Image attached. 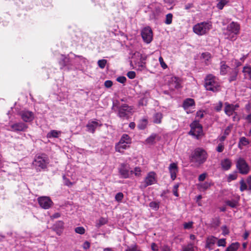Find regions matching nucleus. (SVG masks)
<instances>
[{"label":"nucleus","instance_id":"1","mask_svg":"<svg viewBox=\"0 0 251 251\" xmlns=\"http://www.w3.org/2000/svg\"><path fill=\"white\" fill-rule=\"evenodd\" d=\"M204 86L206 90L217 92L220 90V84L218 79L211 74L206 75L204 79Z\"/></svg>","mask_w":251,"mask_h":251},{"label":"nucleus","instance_id":"2","mask_svg":"<svg viewBox=\"0 0 251 251\" xmlns=\"http://www.w3.org/2000/svg\"><path fill=\"white\" fill-rule=\"evenodd\" d=\"M240 29V25L237 22H232L227 25L224 34L226 39L234 41L236 39V36L239 33Z\"/></svg>","mask_w":251,"mask_h":251},{"label":"nucleus","instance_id":"3","mask_svg":"<svg viewBox=\"0 0 251 251\" xmlns=\"http://www.w3.org/2000/svg\"><path fill=\"white\" fill-rule=\"evenodd\" d=\"M49 163V159L45 154L36 155L33 162V165L37 171L47 168Z\"/></svg>","mask_w":251,"mask_h":251},{"label":"nucleus","instance_id":"4","mask_svg":"<svg viewBox=\"0 0 251 251\" xmlns=\"http://www.w3.org/2000/svg\"><path fill=\"white\" fill-rule=\"evenodd\" d=\"M207 154L206 151L201 148L196 149L191 156V160L192 162L199 164L203 163L206 160Z\"/></svg>","mask_w":251,"mask_h":251},{"label":"nucleus","instance_id":"5","mask_svg":"<svg viewBox=\"0 0 251 251\" xmlns=\"http://www.w3.org/2000/svg\"><path fill=\"white\" fill-rule=\"evenodd\" d=\"M212 28V25L209 22H201L193 26V30L196 34L201 36L206 34Z\"/></svg>","mask_w":251,"mask_h":251},{"label":"nucleus","instance_id":"6","mask_svg":"<svg viewBox=\"0 0 251 251\" xmlns=\"http://www.w3.org/2000/svg\"><path fill=\"white\" fill-rule=\"evenodd\" d=\"M134 112L132 106L123 104L118 107V115L121 118L128 119Z\"/></svg>","mask_w":251,"mask_h":251},{"label":"nucleus","instance_id":"7","mask_svg":"<svg viewBox=\"0 0 251 251\" xmlns=\"http://www.w3.org/2000/svg\"><path fill=\"white\" fill-rule=\"evenodd\" d=\"M157 182V176L156 173L153 171L148 173L142 182L141 187L145 188L148 186L156 183Z\"/></svg>","mask_w":251,"mask_h":251},{"label":"nucleus","instance_id":"8","mask_svg":"<svg viewBox=\"0 0 251 251\" xmlns=\"http://www.w3.org/2000/svg\"><path fill=\"white\" fill-rule=\"evenodd\" d=\"M191 130L189 134L197 138L202 133V127L198 121H195L191 124Z\"/></svg>","mask_w":251,"mask_h":251},{"label":"nucleus","instance_id":"9","mask_svg":"<svg viewBox=\"0 0 251 251\" xmlns=\"http://www.w3.org/2000/svg\"><path fill=\"white\" fill-rule=\"evenodd\" d=\"M236 167L239 173L242 175H247L250 171V167L246 160L243 158H239L236 162Z\"/></svg>","mask_w":251,"mask_h":251},{"label":"nucleus","instance_id":"10","mask_svg":"<svg viewBox=\"0 0 251 251\" xmlns=\"http://www.w3.org/2000/svg\"><path fill=\"white\" fill-rule=\"evenodd\" d=\"M37 201L40 206L44 209H49L53 204L50 198L47 196L39 197Z\"/></svg>","mask_w":251,"mask_h":251},{"label":"nucleus","instance_id":"11","mask_svg":"<svg viewBox=\"0 0 251 251\" xmlns=\"http://www.w3.org/2000/svg\"><path fill=\"white\" fill-rule=\"evenodd\" d=\"M132 170L130 171L129 165L127 164H122L119 168V173L122 178L129 177L132 174Z\"/></svg>","mask_w":251,"mask_h":251},{"label":"nucleus","instance_id":"12","mask_svg":"<svg viewBox=\"0 0 251 251\" xmlns=\"http://www.w3.org/2000/svg\"><path fill=\"white\" fill-rule=\"evenodd\" d=\"M141 36L145 43H151L152 40V31L151 27L148 26L143 28L141 31Z\"/></svg>","mask_w":251,"mask_h":251},{"label":"nucleus","instance_id":"13","mask_svg":"<svg viewBox=\"0 0 251 251\" xmlns=\"http://www.w3.org/2000/svg\"><path fill=\"white\" fill-rule=\"evenodd\" d=\"M27 128V126L22 123H16L10 125L9 130L13 132L25 131Z\"/></svg>","mask_w":251,"mask_h":251},{"label":"nucleus","instance_id":"14","mask_svg":"<svg viewBox=\"0 0 251 251\" xmlns=\"http://www.w3.org/2000/svg\"><path fill=\"white\" fill-rule=\"evenodd\" d=\"M239 107L238 104H230L227 102L225 103L224 111L226 115L230 116L235 112V111Z\"/></svg>","mask_w":251,"mask_h":251},{"label":"nucleus","instance_id":"15","mask_svg":"<svg viewBox=\"0 0 251 251\" xmlns=\"http://www.w3.org/2000/svg\"><path fill=\"white\" fill-rule=\"evenodd\" d=\"M20 115L25 122H30L32 121L34 117L33 113L28 110H23L21 111Z\"/></svg>","mask_w":251,"mask_h":251},{"label":"nucleus","instance_id":"16","mask_svg":"<svg viewBox=\"0 0 251 251\" xmlns=\"http://www.w3.org/2000/svg\"><path fill=\"white\" fill-rule=\"evenodd\" d=\"M101 124L98 122V120H90L88 121L86 127L87 130L91 133H94L95 131L96 128L98 126H100Z\"/></svg>","mask_w":251,"mask_h":251},{"label":"nucleus","instance_id":"17","mask_svg":"<svg viewBox=\"0 0 251 251\" xmlns=\"http://www.w3.org/2000/svg\"><path fill=\"white\" fill-rule=\"evenodd\" d=\"M195 102L193 99L188 98L185 100L183 102V107L187 113H191L189 109L194 107Z\"/></svg>","mask_w":251,"mask_h":251},{"label":"nucleus","instance_id":"18","mask_svg":"<svg viewBox=\"0 0 251 251\" xmlns=\"http://www.w3.org/2000/svg\"><path fill=\"white\" fill-rule=\"evenodd\" d=\"M169 171L170 174L171 178L173 180H174L176 177V174L178 172L177 164L176 163H172L170 164L169 167Z\"/></svg>","mask_w":251,"mask_h":251},{"label":"nucleus","instance_id":"19","mask_svg":"<svg viewBox=\"0 0 251 251\" xmlns=\"http://www.w3.org/2000/svg\"><path fill=\"white\" fill-rule=\"evenodd\" d=\"M217 238L213 236H209L206 240L205 248L209 250H212L217 241Z\"/></svg>","mask_w":251,"mask_h":251},{"label":"nucleus","instance_id":"20","mask_svg":"<svg viewBox=\"0 0 251 251\" xmlns=\"http://www.w3.org/2000/svg\"><path fill=\"white\" fill-rule=\"evenodd\" d=\"M170 88L172 89H178L180 87V80L178 77H172L169 82Z\"/></svg>","mask_w":251,"mask_h":251},{"label":"nucleus","instance_id":"21","mask_svg":"<svg viewBox=\"0 0 251 251\" xmlns=\"http://www.w3.org/2000/svg\"><path fill=\"white\" fill-rule=\"evenodd\" d=\"M63 224L62 221H57L52 226L53 229L55 231L56 233L59 235H60L62 232Z\"/></svg>","mask_w":251,"mask_h":251},{"label":"nucleus","instance_id":"22","mask_svg":"<svg viewBox=\"0 0 251 251\" xmlns=\"http://www.w3.org/2000/svg\"><path fill=\"white\" fill-rule=\"evenodd\" d=\"M240 247V244L239 242H234L228 246L225 251H237Z\"/></svg>","mask_w":251,"mask_h":251},{"label":"nucleus","instance_id":"23","mask_svg":"<svg viewBox=\"0 0 251 251\" xmlns=\"http://www.w3.org/2000/svg\"><path fill=\"white\" fill-rule=\"evenodd\" d=\"M221 165L222 168L225 170H229L231 166V161L228 159H224L223 160L221 161Z\"/></svg>","mask_w":251,"mask_h":251},{"label":"nucleus","instance_id":"24","mask_svg":"<svg viewBox=\"0 0 251 251\" xmlns=\"http://www.w3.org/2000/svg\"><path fill=\"white\" fill-rule=\"evenodd\" d=\"M129 146L127 144L120 143L118 142L115 146V150L119 152H123L124 150L126 149Z\"/></svg>","mask_w":251,"mask_h":251},{"label":"nucleus","instance_id":"25","mask_svg":"<svg viewBox=\"0 0 251 251\" xmlns=\"http://www.w3.org/2000/svg\"><path fill=\"white\" fill-rule=\"evenodd\" d=\"M163 118V115L160 112L156 113L153 116V122L156 124H159L161 123Z\"/></svg>","mask_w":251,"mask_h":251},{"label":"nucleus","instance_id":"26","mask_svg":"<svg viewBox=\"0 0 251 251\" xmlns=\"http://www.w3.org/2000/svg\"><path fill=\"white\" fill-rule=\"evenodd\" d=\"M120 144L121 143H126L127 144H130L131 142V138L129 137V136L126 134H124L122 135L121 138L120 139L119 142Z\"/></svg>","mask_w":251,"mask_h":251},{"label":"nucleus","instance_id":"27","mask_svg":"<svg viewBox=\"0 0 251 251\" xmlns=\"http://www.w3.org/2000/svg\"><path fill=\"white\" fill-rule=\"evenodd\" d=\"M249 140L245 137H242L240 138L238 143V148L242 149V146H246L249 144Z\"/></svg>","mask_w":251,"mask_h":251},{"label":"nucleus","instance_id":"28","mask_svg":"<svg viewBox=\"0 0 251 251\" xmlns=\"http://www.w3.org/2000/svg\"><path fill=\"white\" fill-rule=\"evenodd\" d=\"M225 202L227 205L231 208H236L238 206V200H227Z\"/></svg>","mask_w":251,"mask_h":251},{"label":"nucleus","instance_id":"29","mask_svg":"<svg viewBox=\"0 0 251 251\" xmlns=\"http://www.w3.org/2000/svg\"><path fill=\"white\" fill-rule=\"evenodd\" d=\"M238 74V71L237 69H234V70H233L230 74V75L228 78L229 81L231 82L233 81L236 80Z\"/></svg>","mask_w":251,"mask_h":251},{"label":"nucleus","instance_id":"30","mask_svg":"<svg viewBox=\"0 0 251 251\" xmlns=\"http://www.w3.org/2000/svg\"><path fill=\"white\" fill-rule=\"evenodd\" d=\"M197 186L200 191H205L210 186V183L208 182H205L198 184Z\"/></svg>","mask_w":251,"mask_h":251},{"label":"nucleus","instance_id":"31","mask_svg":"<svg viewBox=\"0 0 251 251\" xmlns=\"http://www.w3.org/2000/svg\"><path fill=\"white\" fill-rule=\"evenodd\" d=\"M157 137L156 134H152L146 140V143L148 144H154L155 143V139Z\"/></svg>","mask_w":251,"mask_h":251},{"label":"nucleus","instance_id":"32","mask_svg":"<svg viewBox=\"0 0 251 251\" xmlns=\"http://www.w3.org/2000/svg\"><path fill=\"white\" fill-rule=\"evenodd\" d=\"M61 134V131H57L55 130H51L47 134V137L49 138H57L59 135Z\"/></svg>","mask_w":251,"mask_h":251},{"label":"nucleus","instance_id":"33","mask_svg":"<svg viewBox=\"0 0 251 251\" xmlns=\"http://www.w3.org/2000/svg\"><path fill=\"white\" fill-rule=\"evenodd\" d=\"M240 186V190L243 192L245 190H249V186L248 184L246 183L243 179H242L239 182Z\"/></svg>","mask_w":251,"mask_h":251},{"label":"nucleus","instance_id":"34","mask_svg":"<svg viewBox=\"0 0 251 251\" xmlns=\"http://www.w3.org/2000/svg\"><path fill=\"white\" fill-rule=\"evenodd\" d=\"M228 68V67L226 64L225 62H221L220 67V74L222 75L226 74L227 72V69Z\"/></svg>","mask_w":251,"mask_h":251},{"label":"nucleus","instance_id":"35","mask_svg":"<svg viewBox=\"0 0 251 251\" xmlns=\"http://www.w3.org/2000/svg\"><path fill=\"white\" fill-rule=\"evenodd\" d=\"M173 14L171 13L167 14L166 15L165 23L166 25H170L172 23Z\"/></svg>","mask_w":251,"mask_h":251},{"label":"nucleus","instance_id":"36","mask_svg":"<svg viewBox=\"0 0 251 251\" xmlns=\"http://www.w3.org/2000/svg\"><path fill=\"white\" fill-rule=\"evenodd\" d=\"M107 63V60L105 59H100L98 61V65L101 69H104Z\"/></svg>","mask_w":251,"mask_h":251},{"label":"nucleus","instance_id":"37","mask_svg":"<svg viewBox=\"0 0 251 251\" xmlns=\"http://www.w3.org/2000/svg\"><path fill=\"white\" fill-rule=\"evenodd\" d=\"M132 171V174H134L136 176L139 177L141 176V169L140 167H135Z\"/></svg>","mask_w":251,"mask_h":251},{"label":"nucleus","instance_id":"38","mask_svg":"<svg viewBox=\"0 0 251 251\" xmlns=\"http://www.w3.org/2000/svg\"><path fill=\"white\" fill-rule=\"evenodd\" d=\"M201 57L205 61H208L211 58V55L210 53L206 52L202 53L201 54Z\"/></svg>","mask_w":251,"mask_h":251},{"label":"nucleus","instance_id":"39","mask_svg":"<svg viewBox=\"0 0 251 251\" xmlns=\"http://www.w3.org/2000/svg\"><path fill=\"white\" fill-rule=\"evenodd\" d=\"M125 251H139V250L138 246L135 244L128 246Z\"/></svg>","mask_w":251,"mask_h":251},{"label":"nucleus","instance_id":"40","mask_svg":"<svg viewBox=\"0 0 251 251\" xmlns=\"http://www.w3.org/2000/svg\"><path fill=\"white\" fill-rule=\"evenodd\" d=\"M75 231L78 234H83L85 233V229L82 226H77L75 228Z\"/></svg>","mask_w":251,"mask_h":251},{"label":"nucleus","instance_id":"41","mask_svg":"<svg viewBox=\"0 0 251 251\" xmlns=\"http://www.w3.org/2000/svg\"><path fill=\"white\" fill-rule=\"evenodd\" d=\"M226 0H221L217 4V7L218 9L221 10L223 8L224 6L227 3Z\"/></svg>","mask_w":251,"mask_h":251},{"label":"nucleus","instance_id":"42","mask_svg":"<svg viewBox=\"0 0 251 251\" xmlns=\"http://www.w3.org/2000/svg\"><path fill=\"white\" fill-rule=\"evenodd\" d=\"M150 206L152 209L157 210L159 208V203L156 201H151L150 203Z\"/></svg>","mask_w":251,"mask_h":251},{"label":"nucleus","instance_id":"43","mask_svg":"<svg viewBox=\"0 0 251 251\" xmlns=\"http://www.w3.org/2000/svg\"><path fill=\"white\" fill-rule=\"evenodd\" d=\"M182 251H194V245L192 244H188L186 247L183 248Z\"/></svg>","mask_w":251,"mask_h":251},{"label":"nucleus","instance_id":"44","mask_svg":"<svg viewBox=\"0 0 251 251\" xmlns=\"http://www.w3.org/2000/svg\"><path fill=\"white\" fill-rule=\"evenodd\" d=\"M142 123L138 125V127L140 129H144L146 127V125H147V123H148V121L146 119H143L142 121Z\"/></svg>","mask_w":251,"mask_h":251},{"label":"nucleus","instance_id":"45","mask_svg":"<svg viewBox=\"0 0 251 251\" xmlns=\"http://www.w3.org/2000/svg\"><path fill=\"white\" fill-rule=\"evenodd\" d=\"M178 187L179 183L175 184L173 187V192L174 195L176 197H178L179 196L178 193L177 192Z\"/></svg>","mask_w":251,"mask_h":251},{"label":"nucleus","instance_id":"46","mask_svg":"<svg viewBox=\"0 0 251 251\" xmlns=\"http://www.w3.org/2000/svg\"><path fill=\"white\" fill-rule=\"evenodd\" d=\"M123 194L121 192H119L116 195L115 198L117 201H121L123 199Z\"/></svg>","mask_w":251,"mask_h":251},{"label":"nucleus","instance_id":"47","mask_svg":"<svg viewBox=\"0 0 251 251\" xmlns=\"http://www.w3.org/2000/svg\"><path fill=\"white\" fill-rule=\"evenodd\" d=\"M221 229L222 230V234L225 236L229 233V230L227 227L226 226H223L221 227Z\"/></svg>","mask_w":251,"mask_h":251},{"label":"nucleus","instance_id":"48","mask_svg":"<svg viewBox=\"0 0 251 251\" xmlns=\"http://www.w3.org/2000/svg\"><path fill=\"white\" fill-rule=\"evenodd\" d=\"M217 244L219 247H225L226 245V239L224 238L219 239L218 241Z\"/></svg>","mask_w":251,"mask_h":251},{"label":"nucleus","instance_id":"49","mask_svg":"<svg viewBox=\"0 0 251 251\" xmlns=\"http://www.w3.org/2000/svg\"><path fill=\"white\" fill-rule=\"evenodd\" d=\"M224 145L223 143H219L216 148V151L219 152H222L224 151Z\"/></svg>","mask_w":251,"mask_h":251},{"label":"nucleus","instance_id":"50","mask_svg":"<svg viewBox=\"0 0 251 251\" xmlns=\"http://www.w3.org/2000/svg\"><path fill=\"white\" fill-rule=\"evenodd\" d=\"M64 183L65 185L68 186H71L73 183L69 180V179L66 178L65 176H63Z\"/></svg>","mask_w":251,"mask_h":251},{"label":"nucleus","instance_id":"51","mask_svg":"<svg viewBox=\"0 0 251 251\" xmlns=\"http://www.w3.org/2000/svg\"><path fill=\"white\" fill-rule=\"evenodd\" d=\"M127 76L130 79H133L135 77L136 74L134 71H129L127 73Z\"/></svg>","mask_w":251,"mask_h":251},{"label":"nucleus","instance_id":"52","mask_svg":"<svg viewBox=\"0 0 251 251\" xmlns=\"http://www.w3.org/2000/svg\"><path fill=\"white\" fill-rule=\"evenodd\" d=\"M117 80L119 82L124 84L126 81V78L125 76H119L117 78Z\"/></svg>","mask_w":251,"mask_h":251},{"label":"nucleus","instance_id":"53","mask_svg":"<svg viewBox=\"0 0 251 251\" xmlns=\"http://www.w3.org/2000/svg\"><path fill=\"white\" fill-rule=\"evenodd\" d=\"M193 223L192 221H190L188 223H185L184 224V227L185 229H190L192 227Z\"/></svg>","mask_w":251,"mask_h":251},{"label":"nucleus","instance_id":"54","mask_svg":"<svg viewBox=\"0 0 251 251\" xmlns=\"http://www.w3.org/2000/svg\"><path fill=\"white\" fill-rule=\"evenodd\" d=\"M223 106V103L222 101H219L218 104L215 107V109L217 111H220L221 110Z\"/></svg>","mask_w":251,"mask_h":251},{"label":"nucleus","instance_id":"55","mask_svg":"<svg viewBox=\"0 0 251 251\" xmlns=\"http://www.w3.org/2000/svg\"><path fill=\"white\" fill-rule=\"evenodd\" d=\"M247 183L249 186V190L251 191V176H250L247 177Z\"/></svg>","mask_w":251,"mask_h":251},{"label":"nucleus","instance_id":"56","mask_svg":"<svg viewBox=\"0 0 251 251\" xmlns=\"http://www.w3.org/2000/svg\"><path fill=\"white\" fill-rule=\"evenodd\" d=\"M206 176H207V174L206 173H203V174L200 175L198 178L199 180L200 181H203L205 179Z\"/></svg>","mask_w":251,"mask_h":251},{"label":"nucleus","instance_id":"57","mask_svg":"<svg viewBox=\"0 0 251 251\" xmlns=\"http://www.w3.org/2000/svg\"><path fill=\"white\" fill-rule=\"evenodd\" d=\"M159 61L160 63V64L162 66V67L164 69H166L167 67V65L165 63V62L163 61V59L162 57H160L159 58Z\"/></svg>","mask_w":251,"mask_h":251},{"label":"nucleus","instance_id":"58","mask_svg":"<svg viewBox=\"0 0 251 251\" xmlns=\"http://www.w3.org/2000/svg\"><path fill=\"white\" fill-rule=\"evenodd\" d=\"M113 82L111 80H106L104 82V86L106 88H110L112 86Z\"/></svg>","mask_w":251,"mask_h":251},{"label":"nucleus","instance_id":"59","mask_svg":"<svg viewBox=\"0 0 251 251\" xmlns=\"http://www.w3.org/2000/svg\"><path fill=\"white\" fill-rule=\"evenodd\" d=\"M90 247V243L88 241H85L82 245V247L84 250L89 249Z\"/></svg>","mask_w":251,"mask_h":251},{"label":"nucleus","instance_id":"60","mask_svg":"<svg viewBox=\"0 0 251 251\" xmlns=\"http://www.w3.org/2000/svg\"><path fill=\"white\" fill-rule=\"evenodd\" d=\"M237 176L236 174H231L229 175L228 177V179L229 181L233 180L237 178Z\"/></svg>","mask_w":251,"mask_h":251},{"label":"nucleus","instance_id":"61","mask_svg":"<svg viewBox=\"0 0 251 251\" xmlns=\"http://www.w3.org/2000/svg\"><path fill=\"white\" fill-rule=\"evenodd\" d=\"M151 249L152 251H158V248L157 245L154 243H152L151 245Z\"/></svg>","mask_w":251,"mask_h":251},{"label":"nucleus","instance_id":"62","mask_svg":"<svg viewBox=\"0 0 251 251\" xmlns=\"http://www.w3.org/2000/svg\"><path fill=\"white\" fill-rule=\"evenodd\" d=\"M230 130H231V126H228L225 130L224 135H225L226 136H227L228 135H229V134L230 132Z\"/></svg>","mask_w":251,"mask_h":251},{"label":"nucleus","instance_id":"63","mask_svg":"<svg viewBox=\"0 0 251 251\" xmlns=\"http://www.w3.org/2000/svg\"><path fill=\"white\" fill-rule=\"evenodd\" d=\"M60 213H59V212H56V213H55L54 214L50 215V218L51 219H57V218H59L60 217Z\"/></svg>","mask_w":251,"mask_h":251},{"label":"nucleus","instance_id":"64","mask_svg":"<svg viewBox=\"0 0 251 251\" xmlns=\"http://www.w3.org/2000/svg\"><path fill=\"white\" fill-rule=\"evenodd\" d=\"M194 6L193 4L192 3H188L185 5V9L186 10H188L191 8H192Z\"/></svg>","mask_w":251,"mask_h":251}]
</instances>
